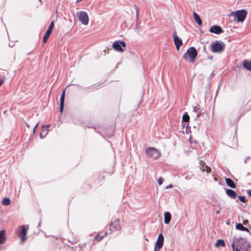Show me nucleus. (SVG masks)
<instances>
[{
  "label": "nucleus",
  "mask_w": 251,
  "mask_h": 251,
  "mask_svg": "<svg viewBox=\"0 0 251 251\" xmlns=\"http://www.w3.org/2000/svg\"><path fill=\"white\" fill-rule=\"evenodd\" d=\"M198 55V52L195 48L190 47L183 55L184 60L188 62L194 63Z\"/></svg>",
  "instance_id": "nucleus-1"
},
{
  "label": "nucleus",
  "mask_w": 251,
  "mask_h": 251,
  "mask_svg": "<svg viewBox=\"0 0 251 251\" xmlns=\"http://www.w3.org/2000/svg\"><path fill=\"white\" fill-rule=\"evenodd\" d=\"M147 155L154 159H157L161 155L160 152L156 149L153 147H149L146 150Z\"/></svg>",
  "instance_id": "nucleus-2"
},
{
  "label": "nucleus",
  "mask_w": 251,
  "mask_h": 251,
  "mask_svg": "<svg viewBox=\"0 0 251 251\" xmlns=\"http://www.w3.org/2000/svg\"><path fill=\"white\" fill-rule=\"evenodd\" d=\"M77 18L79 21L84 25H87L89 23L88 14L85 11H79L77 13Z\"/></svg>",
  "instance_id": "nucleus-3"
},
{
  "label": "nucleus",
  "mask_w": 251,
  "mask_h": 251,
  "mask_svg": "<svg viewBox=\"0 0 251 251\" xmlns=\"http://www.w3.org/2000/svg\"><path fill=\"white\" fill-rule=\"evenodd\" d=\"M19 228L20 230L19 231L18 235L20 238L22 242H24L26 239L27 230L28 228L27 226H20Z\"/></svg>",
  "instance_id": "nucleus-4"
},
{
  "label": "nucleus",
  "mask_w": 251,
  "mask_h": 251,
  "mask_svg": "<svg viewBox=\"0 0 251 251\" xmlns=\"http://www.w3.org/2000/svg\"><path fill=\"white\" fill-rule=\"evenodd\" d=\"M232 15L237 17L238 22H243L247 17V12L243 9L233 12Z\"/></svg>",
  "instance_id": "nucleus-5"
},
{
  "label": "nucleus",
  "mask_w": 251,
  "mask_h": 251,
  "mask_svg": "<svg viewBox=\"0 0 251 251\" xmlns=\"http://www.w3.org/2000/svg\"><path fill=\"white\" fill-rule=\"evenodd\" d=\"M126 46V43L122 41H116L113 43L112 45L113 49L119 52H123L124 50H123L122 47H123L125 48Z\"/></svg>",
  "instance_id": "nucleus-6"
},
{
  "label": "nucleus",
  "mask_w": 251,
  "mask_h": 251,
  "mask_svg": "<svg viewBox=\"0 0 251 251\" xmlns=\"http://www.w3.org/2000/svg\"><path fill=\"white\" fill-rule=\"evenodd\" d=\"M225 47L224 44L216 41L212 45V51L214 52H221L224 50Z\"/></svg>",
  "instance_id": "nucleus-7"
},
{
  "label": "nucleus",
  "mask_w": 251,
  "mask_h": 251,
  "mask_svg": "<svg viewBox=\"0 0 251 251\" xmlns=\"http://www.w3.org/2000/svg\"><path fill=\"white\" fill-rule=\"evenodd\" d=\"M120 220L119 219H115L113 221L111 222L109 225V229L110 231H114L121 228V225L120 224Z\"/></svg>",
  "instance_id": "nucleus-8"
},
{
  "label": "nucleus",
  "mask_w": 251,
  "mask_h": 251,
  "mask_svg": "<svg viewBox=\"0 0 251 251\" xmlns=\"http://www.w3.org/2000/svg\"><path fill=\"white\" fill-rule=\"evenodd\" d=\"M164 243V237L162 233H160L155 243V250L158 249L159 250L162 247Z\"/></svg>",
  "instance_id": "nucleus-9"
},
{
  "label": "nucleus",
  "mask_w": 251,
  "mask_h": 251,
  "mask_svg": "<svg viewBox=\"0 0 251 251\" xmlns=\"http://www.w3.org/2000/svg\"><path fill=\"white\" fill-rule=\"evenodd\" d=\"M174 43L177 50H179L180 47L182 45V40L175 33L173 35Z\"/></svg>",
  "instance_id": "nucleus-10"
},
{
  "label": "nucleus",
  "mask_w": 251,
  "mask_h": 251,
  "mask_svg": "<svg viewBox=\"0 0 251 251\" xmlns=\"http://www.w3.org/2000/svg\"><path fill=\"white\" fill-rule=\"evenodd\" d=\"M209 31L212 33L219 34L223 32L224 31L220 26L218 25H214L211 27V28L209 29Z\"/></svg>",
  "instance_id": "nucleus-11"
},
{
  "label": "nucleus",
  "mask_w": 251,
  "mask_h": 251,
  "mask_svg": "<svg viewBox=\"0 0 251 251\" xmlns=\"http://www.w3.org/2000/svg\"><path fill=\"white\" fill-rule=\"evenodd\" d=\"M107 234L106 231H100L99 233L97 234V235L95 237V240L97 242L100 241L104 237H105Z\"/></svg>",
  "instance_id": "nucleus-12"
},
{
  "label": "nucleus",
  "mask_w": 251,
  "mask_h": 251,
  "mask_svg": "<svg viewBox=\"0 0 251 251\" xmlns=\"http://www.w3.org/2000/svg\"><path fill=\"white\" fill-rule=\"evenodd\" d=\"M65 97V89H64L61 94L60 99V112L62 113L63 108H64V103Z\"/></svg>",
  "instance_id": "nucleus-13"
},
{
  "label": "nucleus",
  "mask_w": 251,
  "mask_h": 251,
  "mask_svg": "<svg viewBox=\"0 0 251 251\" xmlns=\"http://www.w3.org/2000/svg\"><path fill=\"white\" fill-rule=\"evenodd\" d=\"M49 125L47 126H43L40 133V136L41 138L45 137L48 133Z\"/></svg>",
  "instance_id": "nucleus-14"
},
{
  "label": "nucleus",
  "mask_w": 251,
  "mask_h": 251,
  "mask_svg": "<svg viewBox=\"0 0 251 251\" xmlns=\"http://www.w3.org/2000/svg\"><path fill=\"white\" fill-rule=\"evenodd\" d=\"M200 165L201 166V170L202 172L206 171L207 173H210L211 172V169L210 167H208L206 165H205V163L202 161H201Z\"/></svg>",
  "instance_id": "nucleus-15"
},
{
  "label": "nucleus",
  "mask_w": 251,
  "mask_h": 251,
  "mask_svg": "<svg viewBox=\"0 0 251 251\" xmlns=\"http://www.w3.org/2000/svg\"><path fill=\"white\" fill-rule=\"evenodd\" d=\"M5 232L4 230H0V245L4 244L6 241Z\"/></svg>",
  "instance_id": "nucleus-16"
},
{
  "label": "nucleus",
  "mask_w": 251,
  "mask_h": 251,
  "mask_svg": "<svg viewBox=\"0 0 251 251\" xmlns=\"http://www.w3.org/2000/svg\"><path fill=\"white\" fill-rule=\"evenodd\" d=\"M226 194L229 197L232 199H235L237 196L235 192L231 189L226 190Z\"/></svg>",
  "instance_id": "nucleus-17"
},
{
  "label": "nucleus",
  "mask_w": 251,
  "mask_h": 251,
  "mask_svg": "<svg viewBox=\"0 0 251 251\" xmlns=\"http://www.w3.org/2000/svg\"><path fill=\"white\" fill-rule=\"evenodd\" d=\"M171 214L169 212H166L164 213V223L166 224H168L170 223L171 219Z\"/></svg>",
  "instance_id": "nucleus-18"
},
{
  "label": "nucleus",
  "mask_w": 251,
  "mask_h": 251,
  "mask_svg": "<svg viewBox=\"0 0 251 251\" xmlns=\"http://www.w3.org/2000/svg\"><path fill=\"white\" fill-rule=\"evenodd\" d=\"M226 182L227 185L232 188H236V185L234 181L229 178H226Z\"/></svg>",
  "instance_id": "nucleus-19"
},
{
  "label": "nucleus",
  "mask_w": 251,
  "mask_h": 251,
  "mask_svg": "<svg viewBox=\"0 0 251 251\" xmlns=\"http://www.w3.org/2000/svg\"><path fill=\"white\" fill-rule=\"evenodd\" d=\"M193 14L195 21L197 23V24L199 25H202V22L199 15L195 12H194Z\"/></svg>",
  "instance_id": "nucleus-20"
},
{
  "label": "nucleus",
  "mask_w": 251,
  "mask_h": 251,
  "mask_svg": "<svg viewBox=\"0 0 251 251\" xmlns=\"http://www.w3.org/2000/svg\"><path fill=\"white\" fill-rule=\"evenodd\" d=\"M235 227L238 230H240L244 231H247L248 232H250V231L248 228L244 226H243V225L240 223L236 224Z\"/></svg>",
  "instance_id": "nucleus-21"
},
{
  "label": "nucleus",
  "mask_w": 251,
  "mask_h": 251,
  "mask_svg": "<svg viewBox=\"0 0 251 251\" xmlns=\"http://www.w3.org/2000/svg\"><path fill=\"white\" fill-rule=\"evenodd\" d=\"M243 66L248 70H251V60H244L243 62Z\"/></svg>",
  "instance_id": "nucleus-22"
},
{
  "label": "nucleus",
  "mask_w": 251,
  "mask_h": 251,
  "mask_svg": "<svg viewBox=\"0 0 251 251\" xmlns=\"http://www.w3.org/2000/svg\"><path fill=\"white\" fill-rule=\"evenodd\" d=\"M193 111L197 113V117L199 118L201 114V110L200 109L199 105L195 106L194 108Z\"/></svg>",
  "instance_id": "nucleus-23"
},
{
  "label": "nucleus",
  "mask_w": 251,
  "mask_h": 251,
  "mask_svg": "<svg viewBox=\"0 0 251 251\" xmlns=\"http://www.w3.org/2000/svg\"><path fill=\"white\" fill-rule=\"evenodd\" d=\"M216 246L217 247L220 246L224 247L226 246V244L223 240L218 239L216 243Z\"/></svg>",
  "instance_id": "nucleus-24"
},
{
  "label": "nucleus",
  "mask_w": 251,
  "mask_h": 251,
  "mask_svg": "<svg viewBox=\"0 0 251 251\" xmlns=\"http://www.w3.org/2000/svg\"><path fill=\"white\" fill-rule=\"evenodd\" d=\"M2 203L4 205H9L11 203L10 200L9 198H5L3 199Z\"/></svg>",
  "instance_id": "nucleus-25"
},
{
  "label": "nucleus",
  "mask_w": 251,
  "mask_h": 251,
  "mask_svg": "<svg viewBox=\"0 0 251 251\" xmlns=\"http://www.w3.org/2000/svg\"><path fill=\"white\" fill-rule=\"evenodd\" d=\"M190 118L187 114H184L182 116V120L183 122H188L189 121Z\"/></svg>",
  "instance_id": "nucleus-26"
},
{
  "label": "nucleus",
  "mask_w": 251,
  "mask_h": 251,
  "mask_svg": "<svg viewBox=\"0 0 251 251\" xmlns=\"http://www.w3.org/2000/svg\"><path fill=\"white\" fill-rule=\"evenodd\" d=\"M50 35L47 33H45L43 37V44H45L47 42L49 37H50Z\"/></svg>",
  "instance_id": "nucleus-27"
},
{
  "label": "nucleus",
  "mask_w": 251,
  "mask_h": 251,
  "mask_svg": "<svg viewBox=\"0 0 251 251\" xmlns=\"http://www.w3.org/2000/svg\"><path fill=\"white\" fill-rule=\"evenodd\" d=\"M243 251H251V246L248 245L245 246V248L243 249Z\"/></svg>",
  "instance_id": "nucleus-28"
},
{
  "label": "nucleus",
  "mask_w": 251,
  "mask_h": 251,
  "mask_svg": "<svg viewBox=\"0 0 251 251\" xmlns=\"http://www.w3.org/2000/svg\"><path fill=\"white\" fill-rule=\"evenodd\" d=\"M238 198L239 200L242 201V202H246V199L244 196H239Z\"/></svg>",
  "instance_id": "nucleus-29"
},
{
  "label": "nucleus",
  "mask_w": 251,
  "mask_h": 251,
  "mask_svg": "<svg viewBox=\"0 0 251 251\" xmlns=\"http://www.w3.org/2000/svg\"><path fill=\"white\" fill-rule=\"evenodd\" d=\"M135 8L136 10V19H137V20H138V17H139V9H138V7H137V6H136V5H135Z\"/></svg>",
  "instance_id": "nucleus-30"
},
{
  "label": "nucleus",
  "mask_w": 251,
  "mask_h": 251,
  "mask_svg": "<svg viewBox=\"0 0 251 251\" xmlns=\"http://www.w3.org/2000/svg\"><path fill=\"white\" fill-rule=\"evenodd\" d=\"M164 179L162 177H160L158 179V183L159 185H161L163 182Z\"/></svg>",
  "instance_id": "nucleus-31"
},
{
  "label": "nucleus",
  "mask_w": 251,
  "mask_h": 251,
  "mask_svg": "<svg viewBox=\"0 0 251 251\" xmlns=\"http://www.w3.org/2000/svg\"><path fill=\"white\" fill-rule=\"evenodd\" d=\"M231 247L232 248L233 251H240L239 249L235 248V244L234 243L232 244Z\"/></svg>",
  "instance_id": "nucleus-32"
},
{
  "label": "nucleus",
  "mask_w": 251,
  "mask_h": 251,
  "mask_svg": "<svg viewBox=\"0 0 251 251\" xmlns=\"http://www.w3.org/2000/svg\"><path fill=\"white\" fill-rule=\"evenodd\" d=\"M52 30H53L52 29L48 27L47 30L46 32V33H47V34H50H50H51V33L52 32Z\"/></svg>",
  "instance_id": "nucleus-33"
},
{
  "label": "nucleus",
  "mask_w": 251,
  "mask_h": 251,
  "mask_svg": "<svg viewBox=\"0 0 251 251\" xmlns=\"http://www.w3.org/2000/svg\"><path fill=\"white\" fill-rule=\"evenodd\" d=\"M54 26V22L52 21V22H51V23H50V26H49V27L53 29Z\"/></svg>",
  "instance_id": "nucleus-34"
},
{
  "label": "nucleus",
  "mask_w": 251,
  "mask_h": 251,
  "mask_svg": "<svg viewBox=\"0 0 251 251\" xmlns=\"http://www.w3.org/2000/svg\"><path fill=\"white\" fill-rule=\"evenodd\" d=\"M248 223H249V221L247 220H244L243 222V224L244 225H247V224H248Z\"/></svg>",
  "instance_id": "nucleus-35"
},
{
  "label": "nucleus",
  "mask_w": 251,
  "mask_h": 251,
  "mask_svg": "<svg viewBox=\"0 0 251 251\" xmlns=\"http://www.w3.org/2000/svg\"><path fill=\"white\" fill-rule=\"evenodd\" d=\"M247 193L251 197V189H250V190H248L247 191Z\"/></svg>",
  "instance_id": "nucleus-36"
},
{
  "label": "nucleus",
  "mask_w": 251,
  "mask_h": 251,
  "mask_svg": "<svg viewBox=\"0 0 251 251\" xmlns=\"http://www.w3.org/2000/svg\"><path fill=\"white\" fill-rule=\"evenodd\" d=\"M4 80L0 79V86L3 83Z\"/></svg>",
  "instance_id": "nucleus-37"
},
{
  "label": "nucleus",
  "mask_w": 251,
  "mask_h": 251,
  "mask_svg": "<svg viewBox=\"0 0 251 251\" xmlns=\"http://www.w3.org/2000/svg\"><path fill=\"white\" fill-rule=\"evenodd\" d=\"M172 185L171 184V185H169V186H167V187H166V188H172Z\"/></svg>",
  "instance_id": "nucleus-38"
},
{
  "label": "nucleus",
  "mask_w": 251,
  "mask_h": 251,
  "mask_svg": "<svg viewBox=\"0 0 251 251\" xmlns=\"http://www.w3.org/2000/svg\"><path fill=\"white\" fill-rule=\"evenodd\" d=\"M37 126H38V124H37V125L35 126V127H34V129H33V132H34L35 129V128L37 127Z\"/></svg>",
  "instance_id": "nucleus-39"
},
{
  "label": "nucleus",
  "mask_w": 251,
  "mask_h": 251,
  "mask_svg": "<svg viewBox=\"0 0 251 251\" xmlns=\"http://www.w3.org/2000/svg\"><path fill=\"white\" fill-rule=\"evenodd\" d=\"M216 213H217V214H219V213H220V211H219V210H217V211H216Z\"/></svg>",
  "instance_id": "nucleus-40"
},
{
  "label": "nucleus",
  "mask_w": 251,
  "mask_h": 251,
  "mask_svg": "<svg viewBox=\"0 0 251 251\" xmlns=\"http://www.w3.org/2000/svg\"><path fill=\"white\" fill-rule=\"evenodd\" d=\"M82 0H76V2H78L80 1H82Z\"/></svg>",
  "instance_id": "nucleus-41"
},
{
  "label": "nucleus",
  "mask_w": 251,
  "mask_h": 251,
  "mask_svg": "<svg viewBox=\"0 0 251 251\" xmlns=\"http://www.w3.org/2000/svg\"><path fill=\"white\" fill-rule=\"evenodd\" d=\"M39 0V1H40V2H41V3H42V0Z\"/></svg>",
  "instance_id": "nucleus-42"
}]
</instances>
